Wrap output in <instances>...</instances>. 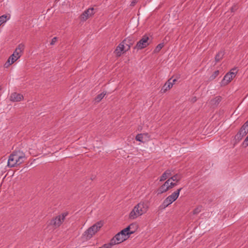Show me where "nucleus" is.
Masks as SVG:
<instances>
[{
    "label": "nucleus",
    "instance_id": "393cba45",
    "mask_svg": "<svg viewBox=\"0 0 248 248\" xmlns=\"http://www.w3.org/2000/svg\"><path fill=\"white\" fill-rule=\"evenodd\" d=\"M202 206H199L196 208H195L193 211V215H197L199 213H200L202 210Z\"/></svg>",
    "mask_w": 248,
    "mask_h": 248
},
{
    "label": "nucleus",
    "instance_id": "9d476101",
    "mask_svg": "<svg viewBox=\"0 0 248 248\" xmlns=\"http://www.w3.org/2000/svg\"><path fill=\"white\" fill-rule=\"evenodd\" d=\"M94 10V8H91L85 11L81 15V19L83 21L86 20L89 17L92 16L95 13Z\"/></svg>",
    "mask_w": 248,
    "mask_h": 248
},
{
    "label": "nucleus",
    "instance_id": "473e14b6",
    "mask_svg": "<svg viewBox=\"0 0 248 248\" xmlns=\"http://www.w3.org/2000/svg\"><path fill=\"white\" fill-rule=\"evenodd\" d=\"M69 215V213L68 212H64L62 214V217H66ZM57 217H61V216L60 215L59 216H57Z\"/></svg>",
    "mask_w": 248,
    "mask_h": 248
},
{
    "label": "nucleus",
    "instance_id": "f8f14e48",
    "mask_svg": "<svg viewBox=\"0 0 248 248\" xmlns=\"http://www.w3.org/2000/svg\"><path fill=\"white\" fill-rule=\"evenodd\" d=\"M126 46H124L122 42H121L116 47L114 52L117 57H120L121 55L126 52Z\"/></svg>",
    "mask_w": 248,
    "mask_h": 248
},
{
    "label": "nucleus",
    "instance_id": "412c9836",
    "mask_svg": "<svg viewBox=\"0 0 248 248\" xmlns=\"http://www.w3.org/2000/svg\"><path fill=\"white\" fill-rule=\"evenodd\" d=\"M18 59L13 56V54L9 58L8 60L4 64L5 67H8L9 65H11L15 62H16Z\"/></svg>",
    "mask_w": 248,
    "mask_h": 248
},
{
    "label": "nucleus",
    "instance_id": "6e6552de",
    "mask_svg": "<svg viewBox=\"0 0 248 248\" xmlns=\"http://www.w3.org/2000/svg\"><path fill=\"white\" fill-rule=\"evenodd\" d=\"M65 218H53L48 221V225L52 226L53 228H57L60 226L62 223L64 221Z\"/></svg>",
    "mask_w": 248,
    "mask_h": 248
},
{
    "label": "nucleus",
    "instance_id": "6ab92c4d",
    "mask_svg": "<svg viewBox=\"0 0 248 248\" xmlns=\"http://www.w3.org/2000/svg\"><path fill=\"white\" fill-rule=\"evenodd\" d=\"M176 81V79L170 78L164 85L163 88H164V91H167L168 89H170L173 86V84Z\"/></svg>",
    "mask_w": 248,
    "mask_h": 248
},
{
    "label": "nucleus",
    "instance_id": "f257e3e1",
    "mask_svg": "<svg viewBox=\"0 0 248 248\" xmlns=\"http://www.w3.org/2000/svg\"><path fill=\"white\" fill-rule=\"evenodd\" d=\"M26 159L25 154L20 151L13 152L9 157L7 166L9 168H13L16 165H19L23 163Z\"/></svg>",
    "mask_w": 248,
    "mask_h": 248
},
{
    "label": "nucleus",
    "instance_id": "ddd939ff",
    "mask_svg": "<svg viewBox=\"0 0 248 248\" xmlns=\"http://www.w3.org/2000/svg\"><path fill=\"white\" fill-rule=\"evenodd\" d=\"M150 139V136L148 133H143L138 134L136 137V140L138 141L145 142Z\"/></svg>",
    "mask_w": 248,
    "mask_h": 248
},
{
    "label": "nucleus",
    "instance_id": "dca6fc26",
    "mask_svg": "<svg viewBox=\"0 0 248 248\" xmlns=\"http://www.w3.org/2000/svg\"><path fill=\"white\" fill-rule=\"evenodd\" d=\"M173 171L171 170H166L160 176L159 178L160 181H164L168 178H170V176L173 174Z\"/></svg>",
    "mask_w": 248,
    "mask_h": 248
},
{
    "label": "nucleus",
    "instance_id": "20e7f679",
    "mask_svg": "<svg viewBox=\"0 0 248 248\" xmlns=\"http://www.w3.org/2000/svg\"><path fill=\"white\" fill-rule=\"evenodd\" d=\"M104 222L100 221L90 227L84 232L86 239H90L103 225Z\"/></svg>",
    "mask_w": 248,
    "mask_h": 248
},
{
    "label": "nucleus",
    "instance_id": "5701e85b",
    "mask_svg": "<svg viewBox=\"0 0 248 248\" xmlns=\"http://www.w3.org/2000/svg\"><path fill=\"white\" fill-rule=\"evenodd\" d=\"M106 95V93H101L98 94L95 98V100L96 102H100L102 99Z\"/></svg>",
    "mask_w": 248,
    "mask_h": 248
},
{
    "label": "nucleus",
    "instance_id": "7c9ffc66",
    "mask_svg": "<svg viewBox=\"0 0 248 248\" xmlns=\"http://www.w3.org/2000/svg\"><path fill=\"white\" fill-rule=\"evenodd\" d=\"M170 189L176 186L177 184L176 182L173 183L171 181L169 182Z\"/></svg>",
    "mask_w": 248,
    "mask_h": 248
},
{
    "label": "nucleus",
    "instance_id": "bb28decb",
    "mask_svg": "<svg viewBox=\"0 0 248 248\" xmlns=\"http://www.w3.org/2000/svg\"><path fill=\"white\" fill-rule=\"evenodd\" d=\"M7 16H5V15H3L1 16H0V26L6 22L7 20Z\"/></svg>",
    "mask_w": 248,
    "mask_h": 248
},
{
    "label": "nucleus",
    "instance_id": "a211bd4d",
    "mask_svg": "<svg viewBox=\"0 0 248 248\" xmlns=\"http://www.w3.org/2000/svg\"><path fill=\"white\" fill-rule=\"evenodd\" d=\"M247 129H243V127H241L238 133L235 136V138L238 140H241L243 137L246 136L248 133V131Z\"/></svg>",
    "mask_w": 248,
    "mask_h": 248
},
{
    "label": "nucleus",
    "instance_id": "72a5a7b5",
    "mask_svg": "<svg viewBox=\"0 0 248 248\" xmlns=\"http://www.w3.org/2000/svg\"><path fill=\"white\" fill-rule=\"evenodd\" d=\"M57 37H54L52 39L50 44L52 45H54L56 41H57Z\"/></svg>",
    "mask_w": 248,
    "mask_h": 248
},
{
    "label": "nucleus",
    "instance_id": "a878e982",
    "mask_svg": "<svg viewBox=\"0 0 248 248\" xmlns=\"http://www.w3.org/2000/svg\"><path fill=\"white\" fill-rule=\"evenodd\" d=\"M219 74V70L215 71L213 74L210 77L209 79L211 80L214 79Z\"/></svg>",
    "mask_w": 248,
    "mask_h": 248
},
{
    "label": "nucleus",
    "instance_id": "c85d7f7f",
    "mask_svg": "<svg viewBox=\"0 0 248 248\" xmlns=\"http://www.w3.org/2000/svg\"><path fill=\"white\" fill-rule=\"evenodd\" d=\"M112 244L110 242L109 243L104 244L102 247L98 248H111Z\"/></svg>",
    "mask_w": 248,
    "mask_h": 248
},
{
    "label": "nucleus",
    "instance_id": "7ed1b4c3",
    "mask_svg": "<svg viewBox=\"0 0 248 248\" xmlns=\"http://www.w3.org/2000/svg\"><path fill=\"white\" fill-rule=\"evenodd\" d=\"M148 208L147 203L140 202L135 206L133 210L131 211L129 217L140 216L146 212Z\"/></svg>",
    "mask_w": 248,
    "mask_h": 248
},
{
    "label": "nucleus",
    "instance_id": "cd10ccee",
    "mask_svg": "<svg viewBox=\"0 0 248 248\" xmlns=\"http://www.w3.org/2000/svg\"><path fill=\"white\" fill-rule=\"evenodd\" d=\"M221 101V97L220 96H217L212 100L213 104H217Z\"/></svg>",
    "mask_w": 248,
    "mask_h": 248
},
{
    "label": "nucleus",
    "instance_id": "2f4dec72",
    "mask_svg": "<svg viewBox=\"0 0 248 248\" xmlns=\"http://www.w3.org/2000/svg\"><path fill=\"white\" fill-rule=\"evenodd\" d=\"M243 144L245 147H247L248 146V137H247L244 141H243Z\"/></svg>",
    "mask_w": 248,
    "mask_h": 248
},
{
    "label": "nucleus",
    "instance_id": "aec40b11",
    "mask_svg": "<svg viewBox=\"0 0 248 248\" xmlns=\"http://www.w3.org/2000/svg\"><path fill=\"white\" fill-rule=\"evenodd\" d=\"M182 178V175L179 173H177L175 175L173 174L170 176L169 180H170V181H175L176 183L178 182Z\"/></svg>",
    "mask_w": 248,
    "mask_h": 248
},
{
    "label": "nucleus",
    "instance_id": "2eb2a0df",
    "mask_svg": "<svg viewBox=\"0 0 248 248\" xmlns=\"http://www.w3.org/2000/svg\"><path fill=\"white\" fill-rule=\"evenodd\" d=\"M169 182H170V180L168 179L165 183L159 188V193H163L170 189Z\"/></svg>",
    "mask_w": 248,
    "mask_h": 248
},
{
    "label": "nucleus",
    "instance_id": "9b49d317",
    "mask_svg": "<svg viewBox=\"0 0 248 248\" xmlns=\"http://www.w3.org/2000/svg\"><path fill=\"white\" fill-rule=\"evenodd\" d=\"M24 48L25 46L23 44H19L14 51L13 54V56H14V57L18 59L21 56L22 53L23 52Z\"/></svg>",
    "mask_w": 248,
    "mask_h": 248
},
{
    "label": "nucleus",
    "instance_id": "f3484780",
    "mask_svg": "<svg viewBox=\"0 0 248 248\" xmlns=\"http://www.w3.org/2000/svg\"><path fill=\"white\" fill-rule=\"evenodd\" d=\"M23 98V96L22 95L16 93H12L10 96V100L13 102L20 101Z\"/></svg>",
    "mask_w": 248,
    "mask_h": 248
},
{
    "label": "nucleus",
    "instance_id": "f704fd0d",
    "mask_svg": "<svg viewBox=\"0 0 248 248\" xmlns=\"http://www.w3.org/2000/svg\"><path fill=\"white\" fill-rule=\"evenodd\" d=\"M237 9V6L236 5H234L232 7L231 11H232V12H233L235 10H236Z\"/></svg>",
    "mask_w": 248,
    "mask_h": 248
},
{
    "label": "nucleus",
    "instance_id": "b1692460",
    "mask_svg": "<svg viewBox=\"0 0 248 248\" xmlns=\"http://www.w3.org/2000/svg\"><path fill=\"white\" fill-rule=\"evenodd\" d=\"M164 46V44L163 43L158 44L156 46V47L155 48V49L154 50V52L155 53L159 52Z\"/></svg>",
    "mask_w": 248,
    "mask_h": 248
},
{
    "label": "nucleus",
    "instance_id": "423d86ee",
    "mask_svg": "<svg viewBox=\"0 0 248 248\" xmlns=\"http://www.w3.org/2000/svg\"><path fill=\"white\" fill-rule=\"evenodd\" d=\"M149 44V37L147 35H144L142 38L137 42L134 48L140 50L147 47Z\"/></svg>",
    "mask_w": 248,
    "mask_h": 248
},
{
    "label": "nucleus",
    "instance_id": "4be33fe9",
    "mask_svg": "<svg viewBox=\"0 0 248 248\" xmlns=\"http://www.w3.org/2000/svg\"><path fill=\"white\" fill-rule=\"evenodd\" d=\"M224 55V52L223 50H220L218 53L216 55L215 57V61L216 62H219L223 58Z\"/></svg>",
    "mask_w": 248,
    "mask_h": 248
},
{
    "label": "nucleus",
    "instance_id": "0eeeda50",
    "mask_svg": "<svg viewBox=\"0 0 248 248\" xmlns=\"http://www.w3.org/2000/svg\"><path fill=\"white\" fill-rule=\"evenodd\" d=\"M235 69H232L230 72L225 75L221 81L222 85L228 84L235 77L236 71Z\"/></svg>",
    "mask_w": 248,
    "mask_h": 248
},
{
    "label": "nucleus",
    "instance_id": "f03ea898",
    "mask_svg": "<svg viewBox=\"0 0 248 248\" xmlns=\"http://www.w3.org/2000/svg\"><path fill=\"white\" fill-rule=\"evenodd\" d=\"M130 237L128 232L124 228L117 233L110 241L112 245L120 244Z\"/></svg>",
    "mask_w": 248,
    "mask_h": 248
},
{
    "label": "nucleus",
    "instance_id": "4468645a",
    "mask_svg": "<svg viewBox=\"0 0 248 248\" xmlns=\"http://www.w3.org/2000/svg\"><path fill=\"white\" fill-rule=\"evenodd\" d=\"M139 226L136 223H133L128 225L125 228L128 232L129 235L134 233L138 229Z\"/></svg>",
    "mask_w": 248,
    "mask_h": 248
},
{
    "label": "nucleus",
    "instance_id": "39448f33",
    "mask_svg": "<svg viewBox=\"0 0 248 248\" xmlns=\"http://www.w3.org/2000/svg\"><path fill=\"white\" fill-rule=\"evenodd\" d=\"M182 189V188L178 189L176 191H174L170 195L166 198L161 205V208H165L174 202L179 197L180 192Z\"/></svg>",
    "mask_w": 248,
    "mask_h": 248
},
{
    "label": "nucleus",
    "instance_id": "c756f323",
    "mask_svg": "<svg viewBox=\"0 0 248 248\" xmlns=\"http://www.w3.org/2000/svg\"><path fill=\"white\" fill-rule=\"evenodd\" d=\"M242 127H243V129H247V131H248V120L245 123Z\"/></svg>",
    "mask_w": 248,
    "mask_h": 248
},
{
    "label": "nucleus",
    "instance_id": "1a4fd4ad",
    "mask_svg": "<svg viewBox=\"0 0 248 248\" xmlns=\"http://www.w3.org/2000/svg\"><path fill=\"white\" fill-rule=\"evenodd\" d=\"M136 39L133 36H129L123 40L122 42L126 46L125 50H128L130 47L134 44Z\"/></svg>",
    "mask_w": 248,
    "mask_h": 248
}]
</instances>
